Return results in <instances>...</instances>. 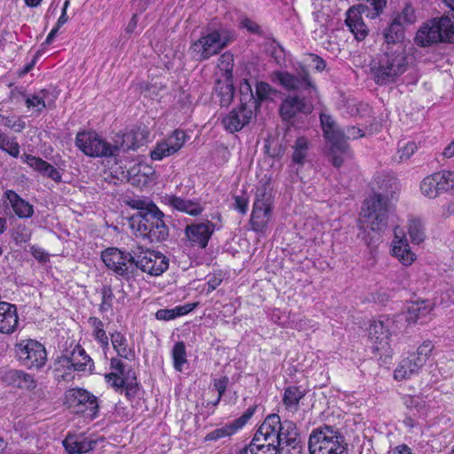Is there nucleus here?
Listing matches in <instances>:
<instances>
[{"label": "nucleus", "instance_id": "obj_7", "mask_svg": "<svg viewBox=\"0 0 454 454\" xmlns=\"http://www.w3.org/2000/svg\"><path fill=\"white\" fill-rule=\"evenodd\" d=\"M320 123L325 138L331 144L332 163L339 168L345 157L349 155V147L345 142V132L338 126L333 117L326 113H321Z\"/></svg>", "mask_w": 454, "mask_h": 454}, {"label": "nucleus", "instance_id": "obj_36", "mask_svg": "<svg viewBox=\"0 0 454 454\" xmlns=\"http://www.w3.org/2000/svg\"><path fill=\"white\" fill-rule=\"evenodd\" d=\"M420 369L416 365V362L408 356L402 360L398 367L395 370L394 377L397 380H403L418 374Z\"/></svg>", "mask_w": 454, "mask_h": 454}, {"label": "nucleus", "instance_id": "obj_45", "mask_svg": "<svg viewBox=\"0 0 454 454\" xmlns=\"http://www.w3.org/2000/svg\"><path fill=\"white\" fill-rule=\"evenodd\" d=\"M239 90L241 94L240 105H243V103L251 104V102H254V109H257V100H255V97L254 96L252 85L247 79L240 83Z\"/></svg>", "mask_w": 454, "mask_h": 454}, {"label": "nucleus", "instance_id": "obj_22", "mask_svg": "<svg viewBox=\"0 0 454 454\" xmlns=\"http://www.w3.org/2000/svg\"><path fill=\"white\" fill-rule=\"evenodd\" d=\"M254 410V408H249L242 416L231 423L211 431L205 436V441H217L234 434L239 429L242 428L247 423L253 416Z\"/></svg>", "mask_w": 454, "mask_h": 454}, {"label": "nucleus", "instance_id": "obj_44", "mask_svg": "<svg viewBox=\"0 0 454 454\" xmlns=\"http://www.w3.org/2000/svg\"><path fill=\"white\" fill-rule=\"evenodd\" d=\"M48 93L45 90L40 91L38 94H33L26 98V106L30 109L34 108L35 111L40 114L45 108V97Z\"/></svg>", "mask_w": 454, "mask_h": 454}, {"label": "nucleus", "instance_id": "obj_23", "mask_svg": "<svg viewBox=\"0 0 454 454\" xmlns=\"http://www.w3.org/2000/svg\"><path fill=\"white\" fill-rule=\"evenodd\" d=\"M366 8L364 5H357L349 8L346 13V25L350 32L355 35L356 39L361 41L367 35V27L364 24L362 12Z\"/></svg>", "mask_w": 454, "mask_h": 454}, {"label": "nucleus", "instance_id": "obj_13", "mask_svg": "<svg viewBox=\"0 0 454 454\" xmlns=\"http://www.w3.org/2000/svg\"><path fill=\"white\" fill-rule=\"evenodd\" d=\"M135 257L136 273L140 270L151 276H160L168 267V260L164 254L142 247L135 248Z\"/></svg>", "mask_w": 454, "mask_h": 454}, {"label": "nucleus", "instance_id": "obj_10", "mask_svg": "<svg viewBox=\"0 0 454 454\" xmlns=\"http://www.w3.org/2000/svg\"><path fill=\"white\" fill-rule=\"evenodd\" d=\"M101 258L107 269L125 280L136 276L135 248L130 252L117 247H108L101 253Z\"/></svg>", "mask_w": 454, "mask_h": 454}, {"label": "nucleus", "instance_id": "obj_6", "mask_svg": "<svg viewBox=\"0 0 454 454\" xmlns=\"http://www.w3.org/2000/svg\"><path fill=\"white\" fill-rule=\"evenodd\" d=\"M309 450V454H348L344 435L338 428L326 425L312 430Z\"/></svg>", "mask_w": 454, "mask_h": 454}, {"label": "nucleus", "instance_id": "obj_9", "mask_svg": "<svg viewBox=\"0 0 454 454\" xmlns=\"http://www.w3.org/2000/svg\"><path fill=\"white\" fill-rule=\"evenodd\" d=\"M230 42L231 36L226 29H215L193 42L190 50L197 60L203 61L218 54Z\"/></svg>", "mask_w": 454, "mask_h": 454}, {"label": "nucleus", "instance_id": "obj_42", "mask_svg": "<svg viewBox=\"0 0 454 454\" xmlns=\"http://www.w3.org/2000/svg\"><path fill=\"white\" fill-rule=\"evenodd\" d=\"M233 67L234 58L231 52H224L219 57L217 67L223 72V78H232Z\"/></svg>", "mask_w": 454, "mask_h": 454}, {"label": "nucleus", "instance_id": "obj_18", "mask_svg": "<svg viewBox=\"0 0 454 454\" xmlns=\"http://www.w3.org/2000/svg\"><path fill=\"white\" fill-rule=\"evenodd\" d=\"M393 322L387 317L373 320L368 329L369 338L376 351L387 352L389 349L390 325Z\"/></svg>", "mask_w": 454, "mask_h": 454}, {"label": "nucleus", "instance_id": "obj_40", "mask_svg": "<svg viewBox=\"0 0 454 454\" xmlns=\"http://www.w3.org/2000/svg\"><path fill=\"white\" fill-rule=\"evenodd\" d=\"M0 125L8 128L14 132H21L26 128V122L22 116L0 114Z\"/></svg>", "mask_w": 454, "mask_h": 454}, {"label": "nucleus", "instance_id": "obj_49", "mask_svg": "<svg viewBox=\"0 0 454 454\" xmlns=\"http://www.w3.org/2000/svg\"><path fill=\"white\" fill-rule=\"evenodd\" d=\"M417 150V145L414 142H408L403 147H401L397 152V159L398 161H404L410 159V157L415 153Z\"/></svg>", "mask_w": 454, "mask_h": 454}, {"label": "nucleus", "instance_id": "obj_54", "mask_svg": "<svg viewBox=\"0 0 454 454\" xmlns=\"http://www.w3.org/2000/svg\"><path fill=\"white\" fill-rule=\"evenodd\" d=\"M228 382H229V380L227 377H223V378H220V379L215 380L214 386H215V388L218 392V398L215 401V404H217L219 403L221 397L223 396V395L224 394V392L226 390Z\"/></svg>", "mask_w": 454, "mask_h": 454}, {"label": "nucleus", "instance_id": "obj_4", "mask_svg": "<svg viewBox=\"0 0 454 454\" xmlns=\"http://www.w3.org/2000/svg\"><path fill=\"white\" fill-rule=\"evenodd\" d=\"M145 202L134 201L133 207L144 210ZM164 214L154 205L149 204L145 211L133 215L129 219V227L137 237L147 239L150 242H160L168 237V228L163 221Z\"/></svg>", "mask_w": 454, "mask_h": 454}, {"label": "nucleus", "instance_id": "obj_31", "mask_svg": "<svg viewBox=\"0 0 454 454\" xmlns=\"http://www.w3.org/2000/svg\"><path fill=\"white\" fill-rule=\"evenodd\" d=\"M6 198L9 200L12 210L19 217L28 218L32 216L34 213L33 206L21 199L15 192L8 191L6 192Z\"/></svg>", "mask_w": 454, "mask_h": 454}, {"label": "nucleus", "instance_id": "obj_59", "mask_svg": "<svg viewBox=\"0 0 454 454\" xmlns=\"http://www.w3.org/2000/svg\"><path fill=\"white\" fill-rule=\"evenodd\" d=\"M112 372H116L119 375L124 376V364L118 358H112L110 362Z\"/></svg>", "mask_w": 454, "mask_h": 454}, {"label": "nucleus", "instance_id": "obj_56", "mask_svg": "<svg viewBox=\"0 0 454 454\" xmlns=\"http://www.w3.org/2000/svg\"><path fill=\"white\" fill-rule=\"evenodd\" d=\"M364 135V131L359 128L355 126L348 127L345 132V142L347 143L348 139H356L362 137Z\"/></svg>", "mask_w": 454, "mask_h": 454}, {"label": "nucleus", "instance_id": "obj_2", "mask_svg": "<svg viewBox=\"0 0 454 454\" xmlns=\"http://www.w3.org/2000/svg\"><path fill=\"white\" fill-rule=\"evenodd\" d=\"M398 191L399 185L394 180L382 184L380 192L364 201L360 213L361 228L375 232L384 231L387 227L389 214L394 209V202L397 200Z\"/></svg>", "mask_w": 454, "mask_h": 454}, {"label": "nucleus", "instance_id": "obj_47", "mask_svg": "<svg viewBox=\"0 0 454 454\" xmlns=\"http://www.w3.org/2000/svg\"><path fill=\"white\" fill-rule=\"evenodd\" d=\"M271 86L264 82H257L255 84V100H257V107L260 105V102L267 99L270 95L272 93Z\"/></svg>", "mask_w": 454, "mask_h": 454}, {"label": "nucleus", "instance_id": "obj_27", "mask_svg": "<svg viewBox=\"0 0 454 454\" xmlns=\"http://www.w3.org/2000/svg\"><path fill=\"white\" fill-rule=\"evenodd\" d=\"M166 200L174 209L192 216L200 215L204 210V207L201 205L200 201L197 200H185L181 197L171 195L167 197Z\"/></svg>", "mask_w": 454, "mask_h": 454}, {"label": "nucleus", "instance_id": "obj_61", "mask_svg": "<svg viewBox=\"0 0 454 454\" xmlns=\"http://www.w3.org/2000/svg\"><path fill=\"white\" fill-rule=\"evenodd\" d=\"M309 57L316 70L323 71L325 68L326 63L321 57L314 54H309Z\"/></svg>", "mask_w": 454, "mask_h": 454}, {"label": "nucleus", "instance_id": "obj_48", "mask_svg": "<svg viewBox=\"0 0 454 454\" xmlns=\"http://www.w3.org/2000/svg\"><path fill=\"white\" fill-rule=\"evenodd\" d=\"M12 238L16 243H27L30 240L31 231L26 226L20 224L12 231Z\"/></svg>", "mask_w": 454, "mask_h": 454}, {"label": "nucleus", "instance_id": "obj_1", "mask_svg": "<svg viewBox=\"0 0 454 454\" xmlns=\"http://www.w3.org/2000/svg\"><path fill=\"white\" fill-rule=\"evenodd\" d=\"M300 434L296 424L282 421L278 414H270L257 429L250 443L251 454H301Z\"/></svg>", "mask_w": 454, "mask_h": 454}, {"label": "nucleus", "instance_id": "obj_39", "mask_svg": "<svg viewBox=\"0 0 454 454\" xmlns=\"http://www.w3.org/2000/svg\"><path fill=\"white\" fill-rule=\"evenodd\" d=\"M408 231L411 241L415 244H420L426 239L424 224L419 218H411L410 220Z\"/></svg>", "mask_w": 454, "mask_h": 454}, {"label": "nucleus", "instance_id": "obj_16", "mask_svg": "<svg viewBox=\"0 0 454 454\" xmlns=\"http://www.w3.org/2000/svg\"><path fill=\"white\" fill-rule=\"evenodd\" d=\"M255 111L254 102H251V104L243 103L223 118V125L230 133L238 132L254 119Z\"/></svg>", "mask_w": 454, "mask_h": 454}, {"label": "nucleus", "instance_id": "obj_8", "mask_svg": "<svg viewBox=\"0 0 454 454\" xmlns=\"http://www.w3.org/2000/svg\"><path fill=\"white\" fill-rule=\"evenodd\" d=\"M450 17L441 16L430 19L419 27L414 43L419 47H432L441 43H449Z\"/></svg>", "mask_w": 454, "mask_h": 454}, {"label": "nucleus", "instance_id": "obj_51", "mask_svg": "<svg viewBox=\"0 0 454 454\" xmlns=\"http://www.w3.org/2000/svg\"><path fill=\"white\" fill-rule=\"evenodd\" d=\"M106 382L116 390L123 388L125 385L124 376L119 375L116 372H110L106 374Z\"/></svg>", "mask_w": 454, "mask_h": 454}, {"label": "nucleus", "instance_id": "obj_38", "mask_svg": "<svg viewBox=\"0 0 454 454\" xmlns=\"http://www.w3.org/2000/svg\"><path fill=\"white\" fill-rule=\"evenodd\" d=\"M309 140L304 137H300L296 139L293 148V161L295 164L302 165L308 154Z\"/></svg>", "mask_w": 454, "mask_h": 454}, {"label": "nucleus", "instance_id": "obj_41", "mask_svg": "<svg viewBox=\"0 0 454 454\" xmlns=\"http://www.w3.org/2000/svg\"><path fill=\"white\" fill-rule=\"evenodd\" d=\"M0 149L9 155L18 158L20 155V145L14 137H10L0 129Z\"/></svg>", "mask_w": 454, "mask_h": 454}, {"label": "nucleus", "instance_id": "obj_11", "mask_svg": "<svg viewBox=\"0 0 454 454\" xmlns=\"http://www.w3.org/2000/svg\"><path fill=\"white\" fill-rule=\"evenodd\" d=\"M272 80L278 82L287 90L305 92L311 98H317V90L309 78L308 70L301 67L296 74L277 71L272 74Z\"/></svg>", "mask_w": 454, "mask_h": 454}, {"label": "nucleus", "instance_id": "obj_34", "mask_svg": "<svg viewBox=\"0 0 454 454\" xmlns=\"http://www.w3.org/2000/svg\"><path fill=\"white\" fill-rule=\"evenodd\" d=\"M304 397V392L296 386H290L285 389L283 403L287 411L295 412L299 409L300 401Z\"/></svg>", "mask_w": 454, "mask_h": 454}, {"label": "nucleus", "instance_id": "obj_15", "mask_svg": "<svg viewBox=\"0 0 454 454\" xmlns=\"http://www.w3.org/2000/svg\"><path fill=\"white\" fill-rule=\"evenodd\" d=\"M272 198L266 191H257L250 218L252 230L262 232L271 219Z\"/></svg>", "mask_w": 454, "mask_h": 454}, {"label": "nucleus", "instance_id": "obj_43", "mask_svg": "<svg viewBox=\"0 0 454 454\" xmlns=\"http://www.w3.org/2000/svg\"><path fill=\"white\" fill-rule=\"evenodd\" d=\"M172 357L174 362V368L177 372H181L183 365L187 362L186 351L184 342H176L172 349Z\"/></svg>", "mask_w": 454, "mask_h": 454}, {"label": "nucleus", "instance_id": "obj_30", "mask_svg": "<svg viewBox=\"0 0 454 454\" xmlns=\"http://www.w3.org/2000/svg\"><path fill=\"white\" fill-rule=\"evenodd\" d=\"M215 95L219 98L222 106H228L234 97V86L232 78L218 79L215 84Z\"/></svg>", "mask_w": 454, "mask_h": 454}, {"label": "nucleus", "instance_id": "obj_24", "mask_svg": "<svg viewBox=\"0 0 454 454\" xmlns=\"http://www.w3.org/2000/svg\"><path fill=\"white\" fill-rule=\"evenodd\" d=\"M19 317L15 305L0 301V333L11 334L17 329Z\"/></svg>", "mask_w": 454, "mask_h": 454}, {"label": "nucleus", "instance_id": "obj_32", "mask_svg": "<svg viewBox=\"0 0 454 454\" xmlns=\"http://www.w3.org/2000/svg\"><path fill=\"white\" fill-rule=\"evenodd\" d=\"M111 343L113 348L117 355L127 360H132L135 356L134 351L129 347L126 337L118 331L110 333Z\"/></svg>", "mask_w": 454, "mask_h": 454}, {"label": "nucleus", "instance_id": "obj_37", "mask_svg": "<svg viewBox=\"0 0 454 454\" xmlns=\"http://www.w3.org/2000/svg\"><path fill=\"white\" fill-rule=\"evenodd\" d=\"M434 346L430 340L424 341L417 349V351L410 356L416 365L421 369L427 363L428 357L433 351Z\"/></svg>", "mask_w": 454, "mask_h": 454}, {"label": "nucleus", "instance_id": "obj_21", "mask_svg": "<svg viewBox=\"0 0 454 454\" xmlns=\"http://www.w3.org/2000/svg\"><path fill=\"white\" fill-rule=\"evenodd\" d=\"M215 225L209 221L187 225L185 228V235L192 246L205 248L215 231Z\"/></svg>", "mask_w": 454, "mask_h": 454}, {"label": "nucleus", "instance_id": "obj_55", "mask_svg": "<svg viewBox=\"0 0 454 454\" xmlns=\"http://www.w3.org/2000/svg\"><path fill=\"white\" fill-rule=\"evenodd\" d=\"M44 176L51 178L54 181H59L60 180V175L59 171L51 164L48 162L44 166L43 170L41 171Z\"/></svg>", "mask_w": 454, "mask_h": 454}, {"label": "nucleus", "instance_id": "obj_26", "mask_svg": "<svg viewBox=\"0 0 454 454\" xmlns=\"http://www.w3.org/2000/svg\"><path fill=\"white\" fill-rule=\"evenodd\" d=\"M96 440H90L82 435H67L63 441L66 450L70 454H85L94 450Z\"/></svg>", "mask_w": 454, "mask_h": 454}, {"label": "nucleus", "instance_id": "obj_63", "mask_svg": "<svg viewBox=\"0 0 454 454\" xmlns=\"http://www.w3.org/2000/svg\"><path fill=\"white\" fill-rule=\"evenodd\" d=\"M241 25L243 27L247 28L251 33H259L260 27L253 20L249 19H244L241 21Z\"/></svg>", "mask_w": 454, "mask_h": 454}, {"label": "nucleus", "instance_id": "obj_64", "mask_svg": "<svg viewBox=\"0 0 454 454\" xmlns=\"http://www.w3.org/2000/svg\"><path fill=\"white\" fill-rule=\"evenodd\" d=\"M392 454H413L412 450L406 444L402 443L391 450Z\"/></svg>", "mask_w": 454, "mask_h": 454}, {"label": "nucleus", "instance_id": "obj_12", "mask_svg": "<svg viewBox=\"0 0 454 454\" xmlns=\"http://www.w3.org/2000/svg\"><path fill=\"white\" fill-rule=\"evenodd\" d=\"M65 403L70 409L77 413H83L82 415L90 420L98 417V398L86 389L76 387L67 390Z\"/></svg>", "mask_w": 454, "mask_h": 454}, {"label": "nucleus", "instance_id": "obj_50", "mask_svg": "<svg viewBox=\"0 0 454 454\" xmlns=\"http://www.w3.org/2000/svg\"><path fill=\"white\" fill-rule=\"evenodd\" d=\"M12 378H17L19 380V386L25 387L27 388L34 387L35 382L32 377L29 374L24 373L22 372L14 371L10 372Z\"/></svg>", "mask_w": 454, "mask_h": 454}, {"label": "nucleus", "instance_id": "obj_62", "mask_svg": "<svg viewBox=\"0 0 454 454\" xmlns=\"http://www.w3.org/2000/svg\"><path fill=\"white\" fill-rule=\"evenodd\" d=\"M68 5H69V0H66L64 3L63 8H62L61 15L56 23V27L59 28H60L68 20V17L67 14V9Z\"/></svg>", "mask_w": 454, "mask_h": 454}, {"label": "nucleus", "instance_id": "obj_3", "mask_svg": "<svg viewBox=\"0 0 454 454\" xmlns=\"http://www.w3.org/2000/svg\"><path fill=\"white\" fill-rule=\"evenodd\" d=\"M408 67V56L403 44L385 46L368 65L371 78L380 86L395 82Z\"/></svg>", "mask_w": 454, "mask_h": 454}, {"label": "nucleus", "instance_id": "obj_33", "mask_svg": "<svg viewBox=\"0 0 454 454\" xmlns=\"http://www.w3.org/2000/svg\"><path fill=\"white\" fill-rule=\"evenodd\" d=\"M88 323L91 328V333L97 342L104 349H109V338L105 330L104 323L101 319L96 317H90L88 319Z\"/></svg>", "mask_w": 454, "mask_h": 454}, {"label": "nucleus", "instance_id": "obj_5", "mask_svg": "<svg viewBox=\"0 0 454 454\" xmlns=\"http://www.w3.org/2000/svg\"><path fill=\"white\" fill-rule=\"evenodd\" d=\"M129 134H124L121 137L122 141L110 144L101 137L95 131H82L77 133L75 137V145L87 156L90 157H114L117 156L121 149L128 150L129 145H125V139H129Z\"/></svg>", "mask_w": 454, "mask_h": 454}, {"label": "nucleus", "instance_id": "obj_17", "mask_svg": "<svg viewBox=\"0 0 454 454\" xmlns=\"http://www.w3.org/2000/svg\"><path fill=\"white\" fill-rule=\"evenodd\" d=\"M187 140L186 134L180 129H176L171 135L158 142L151 152L153 160H161L177 153Z\"/></svg>", "mask_w": 454, "mask_h": 454}, {"label": "nucleus", "instance_id": "obj_53", "mask_svg": "<svg viewBox=\"0 0 454 454\" xmlns=\"http://www.w3.org/2000/svg\"><path fill=\"white\" fill-rule=\"evenodd\" d=\"M24 161L27 162L29 166H31L33 168H35L37 171H42L44 168V166L46 165V161L42 160L41 158L35 157L33 155L25 154Z\"/></svg>", "mask_w": 454, "mask_h": 454}, {"label": "nucleus", "instance_id": "obj_25", "mask_svg": "<svg viewBox=\"0 0 454 454\" xmlns=\"http://www.w3.org/2000/svg\"><path fill=\"white\" fill-rule=\"evenodd\" d=\"M309 106L304 98L297 96L286 97L280 106V115L284 121H290L299 113H309Z\"/></svg>", "mask_w": 454, "mask_h": 454}, {"label": "nucleus", "instance_id": "obj_35", "mask_svg": "<svg viewBox=\"0 0 454 454\" xmlns=\"http://www.w3.org/2000/svg\"><path fill=\"white\" fill-rule=\"evenodd\" d=\"M401 17L395 18L385 29L384 37L386 46L391 44H403L402 39L403 37V28L401 23Z\"/></svg>", "mask_w": 454, "mask_h": 454}, {"label": "nucleus", "instance_id": "obj_28", "mask_svg": "<svg viewBox=\"0 0 454 454\" xmlns=\"http://www.w3.org/2000/svg\"><path fill=\"white\" fill-rule=\"evenodd\" d=\"M434 305L428 300L416 301L407 306L406 320L410 323L427 318L432 312Z\"/></svg>", "mask_w": 454, "mask_h": 454}, {"label": "nucleus", "instance_id": "obj_58", "mask_svg": "<svg viewBox=\"0 0 454 454\" xmlns=\"http://www.w3.org/2000/svg\"><path fill=\"white\" fill-rule=\"evenodd\" d=\"M156 318L159 319V320H172L175 317V313H174V310L173 309H159L156 314Z\"/></svg>", "mask_w": 454, "mask_h": 454}, {"label": "nucleus", "instance_id": "obj_19", "mask_svg": "<svg viewBox=\"0 0 454 454\" xmlns=\"http://www.w3.org/2000/svg\"><path fill=\"white\" fill-rule=\"evenodd\" d=\"M57 372L60 367L72 369L73 371L84 372L90 370L93 364L91 358L86 354L85 350L79 345L75 346L70 356H63L58 361Z\"/></svg>", "mask_w": 454, "mask_h": 454}, {"label": "nucleus", "instance_id": "obj_20", "mask_svg": "<svg viewBox=\"0 0 454 454\" xmlns=\"http://www.w3.org/2000/svg\"><path fill=\"white\" fill-rule=\"evenodd\" d=\"M393 255L404 266L411 265L416 260V254L411 251L403 231L398 227L394 229L392 241Z\"/></svg>", "mask_w": 454, "mask_h": 454}, {"label": "nucleus", "instance_id": "obj_52", "mask_svg": "<svg viewBox=\"0 0 454 454\" xmlns=\"http://www.w3.org/2000/svg\"><path fill=\"white\" fill-rule=\"evenodd\" d=\"M442 179L445 192H450L454 194V171L442 170Z\"/></svg>", "mask_w": 454, "mask_h": 454}, {"label": "nucleus", "instance_id": "obj_29", "mask_svg": "<svg viewBox=\"0 0 454 454\" xmlns=\"http://www.w3.org/2000/svg\"><path fill=\"white\" fill-rule=\"evenodd\" d=\"M420 190L423 195L430 199H434L440 193L445 192L442 171L426 176L420 183Z\"/></svg>", "mask_w": 454, "mask_h": 454}, {"label": "nucleus", "instance_id": "obj_46", "mask_svg": "<svg viewBox=\"0 0 454 454\" xmlns=\"http://www.w3.org/2000/svg\"><path fill=\"white\" fill-rule=\"evenodd\" d=\"M102 301L99 305V310L106 312L112 308L114 293L110 286H104L100 291Z\"/></svg>", "mask_w": 454, "mask_h": 454}, {"label": "nucleus", "instance_id": "obj_60", "mask_svg": "<svg viewBox=\"0 0 454 454\" xmlns=\"http://www.w3.org/2000/svg\"><path fill=\"white\" fill-rule=\"evenodd\" d=\"M247 200L240 196L235 197V208L241 214H246L247 211Z\"/></svg>", "mask_w": 454, "mask_h": 454}, {"label": "nucleus", "instance_id": "obj_57", "mask_svg": "<svg viewBox=\"0 0 454 454\" xmlns=\"http://www.w3.org/2000/svg\"><path fill=\"white\" fill-rule=\"evenodd\" d=\"M271 56L278 65L285 61V51L279 45H272Z\"/></svg>", "mask_w": 454, "mask_h": 454}, {"label": "nucleus", "instance_id": "obj_14", "mask_svg": "<svg viewBox=\"0 0 454 454\" xmlns=\"http://www.w3.org/2000/svg\"><path fill=\"white\" fill-rule=\"evenodd\" d=\"M15 350L19 361L28 369H40L46 363V349L36 340H21L16 344Z\"/></svg>", "mask_w": 454, "mask_h": 454}]
</instances>
